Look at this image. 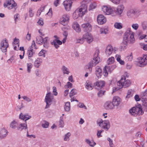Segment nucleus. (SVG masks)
I'll return each instance as SVG.
<instances>
[{
    "mask_svg": "<svg viewBox=\"0 0 147 147\" xmlns=\"http://www.w3.org/2000/svg\"><path fill=\"white\" fill-rule=\"evenodd\" d=\"M135 41L134 33L130 28H128L123 36V43L126 45L128 43L132 44Z\"/></svg>",
    "mask_w": 147,
    "mask_h": 147,
    "instance_id": "obj_1",
    "label": "nucleus"
},
{
    "mask_svg": "<svg viewBox=\"0 0 147 147\" xmlns=\"http://www.w3.org/2000/svg\"><path fill=\"white\" fill-rule=\"evenodd\" d=\"M99 53L98 50H97L95 51L93 59L86 66V69H88L90 72H91L92 71V67L94 65H96L100 61V58L98 57Z\"/></svg>",
    "mask_w": 147,
    "mask_h": 147,
    "instance_id": "obj_2",
    "label": "nucleus"
},
{
    "mask_svg": "<svg viewBox=\"0 0 147 147\" xmlns=\"http://www.w3.org/2000/svg\"><path fill=\"white\" fill-rule=\"evenodd\" d=\"M129 113L134 116L137 115H142L144 113L141 108V106L139 105L135 107H132L129 110Z\"/></svg>",
    "mask_w": 147,
    "mask_h": 147,
    "instance_id": "obj_3",
    "label": "nucleus"
},
{
    "mask_svg": "<svg viewBox=\"0 0 147 147\" xmlns=\"http://www.w3.org/2000/svg\"><path fill=\"white\" fill-rule=\"evenodd\" d=\"M131 84V82L129 80H125V76H122L120 80L117 83V85L118 86H120L121 88H126L129 86Z\"/></svg>",
    "mask_w": 147,
    "mask_h": 147,
    "instance_id": "obj_4",
    "label": "nucleus"
},
{
    "mask_svg": "<svg viewBox=\"0 0 147 147\" xmlns=\"http://www.w3.org/2000/svg\"><path fill=\"white\" fill-rule=\"evenodd\" d=\"M97 123L99 126L101 127L104 129H106L107 130L110 128V124L108 120L103 121L102 119H100L97 120Z\"/></svg>",
    "mask_w": 147,
    "mask_h": 147,
    "instance_id": "obj_5",
    "label": "nucleus"
},
{
    "mask_svg": "<svg viewBox=\"0 0 147 147\" xmlns=\"http://www.w3.org/2000/svg\"><path fill=\"white\" fill-rule=\"evenodd\" d=\"M17 4L13 0H7L4 4L5 7H8L9 9H14L15 11L16 9Z\"/></svg>",
    "mask_w": 147,
    "mask_h": 147,
    "instance_id": "obj_6",
    "label": "nucleus"
},
{
    "mask_svg": "<svg viewBox=\"0 0 147 147\" xmlns=\"http://www.w3.org/2000/svg\"><path fill=\"white\" fill-rule=\"evenodd\" d=\"M138 65L140 67H143L147 64V56L143 55V56L138 58Z\"/></svg>",
    "mask_w": 147,
    "mask_h": 147,
    "instance_id": "obj_7",
    "label": "nucleus"
},
{
    "mask_svg": "<svg viewBox=\"0 0 147 147\" xmlns=\"http://www.w3.org/2000/svg\"><path fill=\"white\" fill-rule=\"evenodd\" d=\"M53 99V96L50 92H49L46 94L45 98V102L46 103L45 109H47L51 105L50 103L52 102Z\"/></svg>",
    "mask_w": 147,
    "mask_h": 147,
    "instance_id": "obj_8",
    "label": "nucleus"
},
{
    "mask_svg": "<svg viewBox=\"0 0 147 147\" xmlns=\"http://www.w3.org/2000/svg\"><path fill=\"white\" fill-rule=\"evenodd\" d=\"M115 65L105 66L103 69V74L104 76L106 77L108 75V72L111 73L115 68Z\"/></svg>",
    "mask_w": 147,
    "mask_h": 147,
    "instance_id": "obj_9",
    "label": "nucleus"
},
{
    "mask_svg": "<svg viewBox=\"0 0 147 147\" xmlns=\"http://www.w3.org/2000/svg\"><path fill=\"white\" fill-rule=\"evenodd\" d=\"M138 12V10L135 9H131L128 11L127 13V15L129 18H132Z\"/></svg>",
    "mask_w": 147,
    "mask_h": 147,
    "instance_id": "obj_10",
    "label": "nucleus"
},
{
    "mask_svg": "<svg viewBox=\"0 0 147 147\" xmlns=\"http://www.w3.org/2000/svg\"><path fill=\"white\" fill-rule=\"evenodd\" d=\"M115 51L116 50L113 49L111 45H109L107 47L105 51L106 55L109 56L111 55L113 52L114 53Z\"/></svg>",
    "mask_w": 147,
    "mask_h": 147,
    "instance_id": "obj_11",
    "label": "nucleus"
},
{
    "mask_svg": "<svg viewBox=\"0 0 147 147\" xmlns=\"http://www.w3.org/2000/svg\"><path fill=\"white\" fill-rule=\"evenodd\" d=\"M121 101V99L119 97L117 96H115L113 98L112 102L114 107H117L120 105Z\"/></svg>",
    "mask_w": 147,
    "mask_h": 147,
    "instance_id": "obj_12",
    "label": "nucleus"
},
{
    "mask_svg": "<svg viewBox=\"0 0 147 147\" xmlns=\"http://www.w3.org/2000/svg\"><path fill=\"white\" fill-rule=\"evenodd\" d=\"M82 27L86 31L90 32L92 30V26L91 24L88 22H86L82 24Z\"/></svg>",
    "mask_w": 147,
    "mask_h": 147,
    "instance_id": "obj_13",
    "label": "nucleus"
},
{
    "mask_svg": "<svg viewBox=\"0 0 147 147\" xmlns=\"http://www.w3.org/2000/svg\"><path fill=\"white\" fill-rule=\"evenodd\" d=\"M69 21L68 16L67 14H64L62 18L60 21V23L65 26L67 24Z\"/></svg>",
    "mask_w": 147,
    "mask_h": 147,
    "instance_id": "obj_14",
    "label": "nucleus"
},
{
    "mask_svg": "<svg viewBox=\"0 0 147 147\" xmlns=\"http://www.w3.org/2000/svg\"><path fill=\"white\" fill-rule=\"evenodd\" d=\"M97 21L98 24H102L106 22V19L102 15H99L97 17Z\"/></svg>",
    "mask_w": 147,
    "mask_h": 147,
    "instance_id": "obj_15",
    "label": "nucleus"
},
{
    "mask_svg": "<svg viewBox=\"0 0 147 147\" xmlns=\"http://www.w3.org/2000/svg\"><path fill=\"white\" fill-rule=\"evenodd\" d=\"M87 5L85 4H82L80 8L77 9L84 15L87 11Z\"/></svg>",
    "mask_w": 147,
    "mask_h": 147,
    "instance_id": "obj_16",
    "label": "nucleus"
},
{
    "mask_svg": "<svg viewBox=\"0 0 147 147\" xmlns=\"http://www.w3.org/2000/svg\"><path fill=\"white\" fill-rule=\"evenodd\" d=\"M102 9L104 13L107 15L111 14L113 12V10L111 8L106 6H103Z\"/></svg>",
    "mask_w": 147,
    "mask_h": 147,
    "instance_id": "obj_17",
    "label": "nucleus"
},
{
    "mask_svg": "<svg viewBox=\"0 0 147 147\" xmlns=\"http://www.w3.org/2000/svg\"><path fill=\"white\" fill-rule=\"evenodd\" d=\"M83 38L86 39L88 43H90L93 40V38L91 34L87 33L83 35Z\"/></svg>",
    "mask_w": 147,
    "mask_h": 147,
    "instance_id": "obj_18",
    "label": "nucleus"
},
{
    "mask_svg": "<svg viewBox=\"0 0 147 147\" xmlns=\"http://www.w3.org/2000/svg\"><path fill=\"white\" fill-rule=\"evenodd\" d=\"M124 9V7L123 5H119L115 11V12L118 15L120 16L122 13L123 10Z\"/></svg>",
    "mask_w": 147,
    "mask_h": 147,
    "instance_id": "obj_19",
    "label": "nucleus"
},
{
    "mask_svg": "<svg viewBox=\"0 0 147 147\" xmlns=\"http://www.w3.org/2000/svg\"><path fill=\"white\" fill-rule=\"evenodd\" d=\"M83 16V14L77 9L73 13V17L74 19L75 20L77 19L79 17H82Z\"/></svg>",
    "mask_w": 147,
    "mask_h": 147,
    "instance_id": "obj_20",
    "label": "nucleus"
},
{
    "mask_svg": "<svg viewBox=\"0 0 147 147\" xmlns=\"http://www.w3.org/2000/svg\"><path fill=\"white\" fill-rule=\"evenodd\" d=\"M104 107L107 109H112L114 108V106L112 102L111 101H107L106 102L104 105Z\"/></svg>",
    "mask_w": 147,
    "mask_h": 147,
    "instance_id": "obj_21",
    "label": "nucleus"
},
{
    "mask_svg": "<svg viewBox=\"0 0 147 147\" xmlns=\"http://www.w3.org/2000/svg\"><path fill=\"white\" fill-rule=\"evenodd\" d=\"M7 131L4 128H3L0 130V139L5 138L6 136Z\"/></svg>",
    "mask_w": 147,
    "mask_h": 147,
    "instance_id": "obj_22",
    "label": "nucleus"
},
{
    "mask_svg": "<svg viewBox=\"0 0 147 147\" xmlns=\"http://www.w3.org/2000/svg\"><path fill=\"white\" fill-rule=\"evenodd\" d=\"M51 45H53L56 49H58L59 47V45H61L62 44V42L59 39L56 41H51Z\"/></svg>",
    "mask_w": 147,
    "mask_h": 147,
    "instance_id": "obj_23",
    "label": "nucleus"
},
{
    "mask_svg": "<svg viewBox=\"0 0 147 147\" xmlns=\"http://www.w3.org/2000/svg\"><path fill=\"white\" fill-rule=\"evenodd\" d=\"M72 27L78 32H79L81 31L80 25L77 22L73 23L72 25Z\"/></svg>",
    "mask_w": 147,
    "mask_h": 147,
    "instance_id": "obj_24",
    "label": "nucleus"
},
{
    "mask_svg": "<svg viewBox=\"0 0 147 147\" xmlns=\"http://www.w3.org/2000/svg\"><path fill=\"white\" fill-rule=\"evenodd\" d=\"M95 73L98 78H99L102 75V70L98 66H96V67Z\"/></svg>",
    "mask_w": 147,
    "mask_h": 147,
    "instance_id": "obj_25",
    "label": "nucleus"
},
{
    "mask_svg": "<svg viewBox=\"0 0 147 147\" xmlns=\"http://www.w3.org/2000/svg\"><path fill=\"white\" fill-rule=\"evenodd\" d=\"M0 47H5V48H7L9 47V44L6 39L3 40L0 43Z\"/></svg>",
    "mask_w": 147,
    "mask_h": 147,
    "instance_id": "obj_26",
    "label": "nucleus"
},
{
    "mask_svg": "<svg viewBox=\"0 0 147 147\" xmlns=\"http://www.w3.org/2000/svg\"><path fill=\"white\" fill-rule=\"evenodd\" d=\"M42 59L40 58H38L34 62V66L37 68L38 67L40 64L42 63Z\"/></svg>",
    "mask_w": 147,
    "mask_h": 147,
    "instance_id": "obj_27",
    "label": "nucleus"
},
{
    "mask_svg": "<svg viewBox=\"0 0 147 147\" xmlns=\"http://www.w3.org/2000/svg\"><path fill=\"white\" fill-rule=\"evenodd\" d=\"M31 117V116L28 115H23L21 113L20 115L19 118L23 120H25V121L28 120Z\"/></svg>",
    "mask_w": 147,
    "mask_h": 147,
    "instance_id": "obj_28",
    "label": "nucleus"
},
{
    "mask_svg": "<svg viewBox=\"0 0 147 147\" xmlns=\"http://www.w3.org/2000/svg\"><path fill=\"white\" fill-rule=\"evenodd\" d=\"M105 84V82L103 81H100L96 82L94 84V86H97L100 88L104 86Z\"/></svg>",
    "mask_w": 147,
    "mask_h": 147,
    "instance_id": "obj_29",
    "label": "nucleus"
},
{
    "mask_svg": "<svg viewBox=\"0 0 147 147\" xmlns=\"http://www.w3.org/2000/svg\"><path fill=\"white\" fill-rule=\"evenodd\" d=\"M27 128V125L26 122L23 123H21L20 125L18 127V129L19 130L21 131L24 129H26Z\"/></svg>",
    "mask_w": 147,
    "mask_h": 147,
    "instance_id": "obj_30",
    "label": "nucleus"
},
{
    "mask_svg": "<svg viewBox=\"0 0 147 147\" xmlns=\"http://www.w3.org/2000/svg\"><path fill=\"white\" fill-rule=\"evenodd\" d=\"M33 50L30 49L28 50V58L30 60L31 62L33 61V59L32 58V56L34 54V53L32 51Z\"/></svg>",
    "mask_w": 147,
    "mask_h": 147,
    "instance_id": "obj_31",
    "label": "nucleus"
},
{
    "mask_svg": "<svg viewBox=\"0 0 147 147\" xmlns=\"http://www.w3.org/2000/svg\"><path fill=\"white\" fill-rule=\"evenodd\" d=\"M65 111H69L70 110V103L69 102H66L64 106Z\"/></svg>",
    "mask_w": 147,
    "mask_h": 147,
    "instance_id": "obj_32",
    "label": "nucleus"
},
{
    "mask_svg": "<svg viewBox=\"0 0 147 147\" xmlns=\"http://www.w3.org/2000/svg\"><path fill=\"white\" fill-rule=\"evenodd\" d=\"M61 69L62 70L64 74H68L69 73L68 69L64 66H62Z\"/></svg>",
    "mask_w": 147,
    "mask_h": 147,
    "instance_id": "obj_33",
    "label": "nucleus"
},
{
    "mask_svg": "<svg viewBox=\"0 0 147 147\" xmlns=\"http://www.w3.org/2000/svg\"><path fill=\"white\" fill-rule=\"evenodd\" d=\"M116 59L117 61L121 64L124 65V61L121 59V56L120 55H116Z\"/></svg>",
    "mask_w": 147,
    "mask_h": 147,
    "instance_id": "obj_34",
    "label": "nucleus"
},
{
    "mask_svg": "<svg viewBox=\"0 0 147 147\" xmlns=\"http://www.w3.org/2000/svg\"><path fill=\"white\" fill-rule=\"evenodd\" d=\"M17 123L14 121L11 122L10 125V127H11V128L12 129L16 128V127H17Z\"/></svg>",
    "mask_w": 147,
    "mask_h": 147,
    "instance_id": "obj_35",
    "label": "nucleus"
},
{
    "mask_svg": "<svg viewBox=\"0 0 147 147\" xmlns=\"http://www.w3.org/2000/svg\"><path fill=\"white\" fill-rule=\"evenodd\" d=\"M36 42L39 44H41L42 43V38L41 36H38L36 37Z\"/></svg>",
    "mask_w": 147,
    "mask_h": 147,
    "instance_id": "obj_36",
    "label": "nucleus"
},
{
    "mask_svg": "<svg viewBox=\"0 0 147 147\" xmlns=\"http://www.w3.org/2000/svg\"><path fill=\"white\" fill-rule=\"evenodd\" d=\"M71 135V133L70 132H68L64 136V140L65 141H69V137Z\"/></svg>",
    "mask_w": 147,
    "mask_h": 147,
    "instance_id": "obj_37",
    "label": "nucleus"
},
{
    "mask_svg": "<svg viewBox=\"0 0 147 147\" xmlns=\"http://www.w3.org/2000/svg\"><path fill=\"white\" fill-rule=\"evenodd\" d=\"M114 27L115 28L120 29L122 28V25L121 23L116 22L114 24Z\"/></svg>",
    "mask_w": 147,
    "mask_h": 147,
    "instance_id": "obj_38",
    "label": "nucleus"
},
{
    "mask_svg": "<svg viewBox=\"0 0 147 147\" xmlns=\"http://www.w3.org/2000/svg\"><path fill=\"white\" fill-rule=\"evenodd\" d=\"M114 62V58L113 57H111L109 58L107 62L108 65L111 64Z\"/></svg>",
    "mask_w": 147,
    "mask_h": 147,
    "instance_id": "obj_39",
    "label": "nucleus"
},
{
    "mask_svg": "<svg viewBox=\"0 0 147 147\" xmlns=\"http://www.w3.org/2000/svg\"><path fill=\"white\" fill-rule=\"evenodd\" d=\"M86 142L87 143L89 144L92 147L94 146L96 144V143L93 141H91L89 140H86Z\"/></svg>",
    "mask_w": 147,
    "mask_h": 147,
    "instance_id": "obj_40",
    "label": "nucleus"
},
{
    "mask_svg": "<svg viewBox=\"0 0 147 147\" xmlns=\"http://www.w3.org/2000/svg\"><path fill=\"white\" fill-rule=\"evenodd\" d=\"M96 6V4L95 3H91L89 6V10H91L95 8Z\"/></svg>",
    "mask_w": 147,
    "mask_h": 147,
    "instance_id": "obj_41",
    "label": "nucleus"
},
{
    "mask_svg": "<svg viewBox=\"0 0 147 147\" xmlns=\"http://www.w3.org/2000/svg\"><path fill=\"white\" fill-rule=\"evenodd\" d=\"M46 52L45 50L42 49L39 53L38 55L39 56H42L43 57H45V54Z\"/></svg>",
    "mask_w": 147,
    "mask_h": 147,
    "instance_id": "obj_42",
    "label": "nucleus"
},
{
    "mask_svg": "<svg viewBox=\"0 0 147 147\" xmlns=\"http://www.w3.org/2000/svg\"><path fill=\"white\" fill-rule=\"evenodd\" d=\"M76 93V90L75 89H73L71 90L69 96L71 98V96L75 95Z\"/></svg>",
    "mask_w": 147,
    "mask_h": 147,
    "instance_id": "obj_43",
    "label": "nucleus"
},
{
    "mask_svg": "<svg viewBox=\"0 0 147 147\" xmlns=\"http://www.w3.org/2000/svg\"><path fill=\"white\" fill-rule=\"evenodd\" d=\"M84 39H85V38H83V36L82 38L77 39V40L76 43L82 44L84 42Z\"/></svg>",
    "mask_w": 147,
    "mask_h": 147,
    "instance_id": "obj_44",
    "label": "nucleus"
},
{
    "mask_svg": "<svg viewBox=\"0 0 147 147\" xmlns=\"http://www.w3.org/2000/svg\"><path fill=\"white\" fill-rule=\"evenodd\" d=\"M27 71L29 73L30 72V69L32 67V65L31 63H27Z\"/></svg>",
    "mask_w": 147,
    "mask_h": 147,
    "instance_id": "obj_45",
    "label": "nucleus"
},
{
    "mask_svg": "<svg viewBox=\"0 0 147 147\" xmlns=\"http://www.w3.org/2000/svg\"><path fill=\"white\" fill-rule=\"evenodd\" d=\"M100 34H106L107 33L108 30L107 29L101 28L100 30Z\"/></svg>",
    "mask_w": 147,
    "mask_h": 147,
    "instance_id": "obj_46",
    "label": "nucleus"
},
{
    "mask_svg": "<svg viewBox=\"0 0 147 147\" xmlns=\"http://www.w3.org/2000/svg\"><path fill=\"white\" fill-rule=\"evenodd\" d=\"M64 122L63 120V118L61 117V119L59 121V125L61 127H63V126Z\"/></svg>",
    "mask_w": 147,
    "mask_h": 147,
    "instance_id": "obj_47",
    "label": "nucleus"
},
{
    "mask_svg": "<svg viewBox=\"0 0 147 147\" xmlns=\"http://www.w3.org/2000/svg\"><path fill=\"white\" fill-rule=\"evenodd\" d=\"M132 28L135 30H137L138 29V27L139 25L138 24H134L132 25Z\"/></svg>",
    "mask_w": 147,
    "mask_h": 147,
    "instance_id": "obj_48",
    "label": "nucleus"
},
{
    "mask_svg": "<svg viewBox=\"0 0 147 147\" xmlns=\"http://www.w3.org/2000/svg\"><path fill=\"white\" fill-rule=\"evenodd\" d=\"M72 84L69 82H68L67 84L65 86V88H71L72 87Z\"/></svg>",
    "mask_w": 147,
    "mask_h": 147,
    "instance_id": "obj_49",
    "label": "nucleus"
},
{
    "mask_svg": "<svg viewBox=\"0 0 147 147\" xmlns=\"http://www.w3.org/2000/svg\"><path fill=\"white\" fill-rule=\"evenodd\" d=\"M125 59L128 61H131L133 59V57L132 55V53H131L130 55L127 56L126 57Z\"/></svg>",
    "mask_w": 147,
    "mask_h": 147,
    "instance_id": "obj_50",
    "label": "nucleus"
},
{
    "mask_svg": "<svg viewBox=\"0 0 147 147\" xmlns=\"http://www.w3.org/2000/svg\"><path fill=\"white\" fill-rule=\"evenodd\" d=\"M105 91L100 90L99 91L97 94L98 96L99 97L102 96L103 95H104V93Z\"/></svg>",
    "mask_w": 147,
    "mask_h": 147,
    "instance_id": "obj_51",
    "label": "nucleus"
},
{
    "mask_svg": "<svg viewBox=\"0 0 147 147\" xmlns=\"http://www.w3.org/2000/svg\"><path fill=\"white\" fill-rule=\"evenodd\" d=\"M86 88L89 90H91L93 88L92 86L90 84H88L87 82V84L86 86Z\"/></svg>",
    "mask_w": 147,
    "mask_h": 147,
    "instance_id": "obj_52",
    "label": "nucleus"
},
{
    "mask_svg": "<svg viewBox=\"0 0 147 147\" xmlns=\"http://www.w3.org/2000/svg\"><path fill=\"white\" fill-rule=\"evenodd\" d=\"M49 123L46 121H45V123L42 124V126L45 128H47L48 127L49 125Z\"/></svg>",
    "mask_w": 147,
    "mask_h": 147,
    "instance_id": "obj_53",
    "label": "nucleus"
},
{
    "mask_svg": "<svg viewBox=\"0 0 147 147\" xmlns=\"http://www.w3.org/2000/svg\"><path fill=\"white\" fill-rule=\"evenodd\" d=\"M22 98H23V99L26 100L27 102H31V99L27 97V96H23Z\"/></svg>",
    "mask_w": 147,
    "mask_h": 147,
    "instance_id": "obj_54",
    "label": "nucleus"
},
{
    "mask_svg": "<svg viewBox=\"0 0 147 147\" xmlns=\"http://www.w3.org/2000/svg\"><path fill=\"white\" fill-rule=\"evenodd\" d=\"M44 8L42 7L40 8V9H39L37 11V15L39 16L40 15V14L41 12L42 11L44 10Z\"/></svg>",
    "mask_w": 147,
    "mask_h": 147,
    "instance_id": "obj_55",
    "label": "nucleus"
},
{
    "mask_svg": "<svg viewBox=\"0 0 147 147\" xmlns=\"http://www.w3.org/2000/svg\"><path fill=\"white\" fill-rule=\"evenodd\" d=\"M103 131H104L103 130H98L97 135L98 138H99L102 136L100 134Z\"/></svg>",
    "mask_w": 147,
    "mask_h": 147,
    "instance_id": "obj_56",
    "label": "nucleus"
},
{
    "mask_svg": "<svg viewBox=\"0 0 147 147\" xmlns=\"http://www.w3.org/2000/svg\"><path fill=\"white\" fill-rule=\"evenodd\" d=\"M53 95H54L56 96L57 94V93L56 92L57 90H56V88L55 87H53Z\"/></svg>",
    "mask_w": 147,
    "mask_h": 147,
    "instance_id": "obj_57",
    "label": "nucleus"
},
{
    "mask_svg": "<svg viewBox=\"0 0 147 147\" xmlns=\"http://www.w3.org/2000/svg\"><path fill=\"white\" fill-rule=\"evenodd\" d=\"M111 1L116 4H118L120 3V0H110Z\"/></svg>",
    "mask_w": 147,
    "mask_h": 147,
    "instance_id": "obj_58",
    "label": "nucleus"
},
{
    "mask_svg": "<svg viewBox=\"0 0 147 147\" xmlns=\"http://www.w3.org/2000/svg\"><path fill=\"white\" fill-rule=\"evenodd\" d=\"M5 47H0V49L1 50V51L3 53L6 52L7 51V48H5Z\"/></svg>",
    "mask_w": 147,
    "mask_h": 147,
    "instance_id": "obj_59",
    "label": "nucleus"
},
{
    "mask_svg": "<svg viewBox=\"0 0 147 147\" xmlns=\"http://www.w3.org/2000/svg\"><path fill=\"white\" fill-rule=\"evenodd\" d=\"M19 14H17L14 15V20L16 23V22L19 20Z\"/></svg>",
    "mask_w": 147,
    "mask_h": 147,
    "instance_id": "obj_60",
    "label": "nucleus"
},
{
    "mask_svg": "<svg viewBox=\"0 0 147 147\" xmlns=\"http://www.w3.org/2000/svg\"><path fill=\"white\" fill-rule=\"evenodd\" d=\"M107 140L109 142L110 146L111 147H113V144L112 140L109 138H108Z\"/></svg>",
    "mask_w": 147,
    "mask_h": 147,
    "instance_id": "obj_61",
    "label": "nucleus"
},
{
    "mask_svg": "<svg viewBox=\"0 0 147 147\" xmlns=\"http://www.w3.org/2000/svg\"><path fill=\"white\" fill-rule=\"evenodd\" d=\"M31 34H29L28 32L26 36V39L28 40L29 41L30 39Z\"/></svg>",
    "mask_w": 147,
    "mask_h": 147,
    "instance_id": "obj_62",
    "label": "nucleus"
},
{
    "mask_svg": "<svg viewBox=\"0 0 147 147\" xmlns=\"http://www.w3.org/2000/svg\"><path fill=\"white\" fill-rule=\"evenodd\" d=\"M142 26L144 30H145L147 28V24L145 22H143L142 24Z\"/></svg>",
    "mask_w": 147,
    "mask_h": 147,
    "instance_id": "obj_63",
    "label": "nucleus"
},
{
    "mask_svg": "<svg viewBox=\"0 0 147 147\" xmlns=\"http://www.w3.org/2000/svg\"><path fill=\"white\" fill-rule=\"evenodd\" d=\"M142 47L144 50H147V45L143 44L142 45Z\"/></svg>",
    "mask_w": 147,
    "mask_h": 147,
    "instance_id": "obj_64",
    "label": "nucleus"
}]
</instances>
